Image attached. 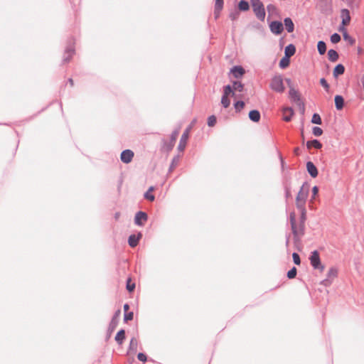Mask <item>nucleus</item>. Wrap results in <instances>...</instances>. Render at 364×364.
Returning <instances> with one entry per match:
<instances>
[{"instance_id":"obj_59","label":"nucleus","mask_w":364,"mask_h":364,"mask_svg":"<svg viewBox=\"0 0 364 364\" xmlns=\"http://www.w3.org/2000/svg\"><path fill=\"white\" fill-rule=\"evenodd\" d=\"M296 226H297V230H300V223L299 224L296 223Z\"/></svg>"},{"instance_id":"obj_3","label":"nucleus","mask_w":364,"mask_h":364,"mask_svg":"<svg viewBox=\"0 0 364 364\" xmlns=\"http://www.w3.org/2000/svg\"><path fill=\"white\" fill-rule=\"evenodd\" d=\"M270 88L277 92H283L285 90L282 76L280 75H274L270 82Z\"/></svg>"},{"instance_id":"obj_15","label":"nucleus","mask_w":364,"mask_h":364,"mask_svg":"<svg viewBox=\"0 0 364 364\" xmlns=\"http://www.w3.org/2000/svg\"><path fill=\"white\" fill-rule=\"evenodd\" d=\"M342 24L343 26L349 23L350 21V16L349 11L348 9H342L341 11Z\"/></svg>"},{"instance_id":"obj_26","label":"nucleus","mask_w":364,"mask_h":364,"mask_svg":"<svg viewBox=\"0 0 364 364\" xmlns=\"http://www.w3.org/2000/svg\"><path fill=\"white\" fill-rule=\"evenodd\" d=\"M345 72V68L342 64L337 65L333 70V76L337 77L338 75L343 74Z\"/></svg>"},{"instance_id":"obj_43","label":"nucleus","mask_w":364,"mask_h":364,"mask_svg":"<svg viewBox=\"0 0 364 364\" xmlns=\"http://www.w3.org/2000/svg\"><path fill=\"white\" fill-rule=\"evenodd\" d=\"M135 288V284L134 283H131V279H127V289L129 291H132Z\"/></svg>"},{"instance_id":"obj_21","label":"nucleus","mask_w":364,"mask_h":364,"mask_svg":"<svg viewBox=\"0 0 364 364\" xmlns=\"http://www.w3.org/2000/svg\"><path fill=\"white\" fill-rule=\"evenodd\" d=\"M296 52V48L293 44H289L285 48L284 54L286 57L290 58L294 55Z\"/></svg>"},{"instance_id":"obj_12","label":"nucleus","mask_w":364,"mask_h":364,"mask_svg":"<svg viewBox=\"0 0 364 364\" xmlns=\"http://www.w3.org/2000/svg\"><path fill=\"white\" fill-rule=\"evenodd\" d=\"M306 169L308 173L312 178H316L318 176V170L313 162L308 161L306 163Z\"/></svg>"},{"instance_id":"obj_7","label":"nucleus","mask_w":364,"mask_h":364,"mask_svg":"<svg viewBox=\"0 0 364 364\" xmlns=\"http://www.w3.org/2000/svg\"><path fill=\"white\" fill-rule=\"evenodd\" d=\"M338 271L336 268L331 267L327 274V278L322 282L325 286H328L331 284L332 280L337 277Z\"/></svg>"},{"instance_id":"obj_23","label":"nucleus","mask_w":364,"mask_h":364,"mask_svg":"<svg viewBox=\"0 0 364 364\" xmlns=\"http://www.w3.org/2000/svg\"><path fill=\"white\" fill-rule=\"evenodd\" d=\"M249 118L254 122H257L260 119V113L257 110H252L249 113Z\"/></svg>"},{"instance_id":"obj_54","label":"nucleus","mask_w":364,"mask_h":364,"mask_svg":"<svg viewBox=\"0 0 364 364\" xmlns=\"http://www.w3.org/2000/svg\"><path fill=\"white\" fill-rule=\"evenodd\" d=\"M129 304H125L124 305V311H125V312H126V311H127L129 310Z\"/></svg>"},{"instance_id":"obj_29","label":"nucleus","mask_w":364,"mask_h":364,"mask_svg":"<svg viewBox=\"0 0 364 364\" xmlns=\"http://www.w3.org/2000/svg\"><path fill=\"white\" fill-rule=\"evenodd\" d=\"M318 51L321 55H323L326 51V45L325 42L320 41L317 44Z\"/></svg>"},{"instance_id":"obj_8","label":"nucleus","mask_w":364,"mask_h":364,"mask_svg":"<svg viewBox=\"0 0 364 364\" xmlns=\"http://www.w3.org/2000/svg\"><path fill=\"white\" fill-rule=\"evenodd\" d=\"M148 216L147 214L142 211H139L136 213L134 217V223L136 225L142 226L144 223L147 220Z\"/></svg>"},{"instance_id":"obj_13","label":"nucleus","mask_w":364,"mask_h":364,"mask_svg":"<svg viewBox=\"0 0 364 364\" xmlns=\"http://www.w3.org/2000/svg\"><path fill=\"white\" fill-rule=\"evenodd\" d=\"M141 236H142V235L141 232H139V234L137 235H131L128 239L129 245L132 247H136L139 242V239L141 237Z\"/></svg>"},{"instance_id":"obj_35","label":"nucleus","mask_w":364,"mask_h":364,"mask_svg":"<svg viewBox=\"0 0 364 364\" xmlns=\"http://www.w3.org/2000/svg\"><path fill=\"white\" fill-rule=\"evenodd\" d=\"M311 122L313 124H321V119L318 114H314L311 118Z\"/></svg>"},{"instance_id":"obj_64","label":"nucleus","mask_w":364,"mask_h":364,"mask_svg":"<svg viewBox=\"0 0 364 364\" xmlns=\"http://www.w3.org/2000/svg\"><path fill=\"white\" fill-rule=\"evenodd\" d=\"M298 150H299V149H298V148H296V149H295V152H298Z\"/></svg>"},{"instance_id":"obj_16","label":"nucleus","mask_w":364,"mask_h":364,"mask_svg":"<svg viewBox=\"0 0 364 364\" xmlns=\"http://www.w3.org/2000/svg\"><path fill=\"white\" fill-rule=\"evenodd\" d=\"M284 114V120L286 122H289L291 119V117L294 114V111L291 107H286L283 109Z\"/></svg>"},{"instance_id":"obj_11","label":"nucleus","mask_w":364,"mask_h":364,"mask_svg":"<svg viewBox=\"0 0 364 364\" xmlns=\"http://www.w3.org/2000/svg\"><path fill=\"white\" fill-rule=\"evenodd\" d=\"M269 28L273 33L277 35L280 34L284 29L283 24L282 23V22L277 21H272L269 25Z\"/></svg>"},{"instance_id":"obj_42","label":"nucleus","mask_w":364,"mask_h":364,"mask_svg":"<svg viewBox=\"0 0 364 364\" xmlns=\"http://www.w3.org/2000/svg\"><path fill=\"white\" fill-rule=\"evenodd\" d=\"M292 257H293V260H294V262L296 264V265H299L300 263H301V259H300V257H299V255L296 253V252H294L292 254Z\"/></svg>"},{"instance_id":"obj_33","label":"nucleus","mask_w":364,"mask_h":364,"mask_svg":"<svg viewBox=\"0 0 364 364\" xmlns=\"http://www.w3.org/2000/svg\"><path fill=\"white\" fill-rule=\"evenodd\" d=\"M289 65V58L284 56L283 57L279 62V67L281 68H286Z\"/></svg>"},{"instance_id":"obj_51","label":"nucleus","mask_w":364,"mask_h":364,"mask_svg":"<svg viewBox=\"0 0 364 364\" xmlns=\"http://www.w3.org/2000/svg\"><path fill=\"white\" fill-rule=\"evenodd\" d=\"M174 144L175 143L170 141V143L167 144V150L168 151L171 150L173 149V147L174 146Z\"/></svg>"},{"instance_id":"obj_62","label":"nucleus","mask_w":364,"mask_h":364,"mask_svg":"<svg viewBox=\"0 0 364 364\" xmlns=\"http://www.w3.org/2000/svg\"><path fill=\"white\" fill-rule=\"evenodd\" d=\"M280 159H281L282 165L283 166L284 161H283V159H282V156H280Z\"/></svg>"},{"instance_id":"obj_49","label":"nucleus","mask_w":364,"mask_h":364,"mask_svg":"<svg viewBox=\"0 0 364 364\" xmlns=\"http://www.w3.org/2000/svg\"><path fill=\"white\" fill-rule=\"evenodd\" d=\"M238 16H239V12L235 11L234 12H232L230 14V18L234 21V20H236L237 18H238Z\"/></svg>"},{"instance_id":"obj_14","label":"nucleus","mask_w":364,"mask_h":364,"mask_svg":"<svg viewBox=\"0 0 364 364\" xmlns=\"http://www.w3.org/2000/svg\"><path fill=\"white\" fill-rule=\"evenodd\" d=\"M121 314L120 309H118L114 314L112 321L109 323V328L112 331L115 328L118 323V318L119 317Z\"/></svg>"},{"instance_id":"obj_32","label":"nucleus","mask_w":364,"mask_h":364,"mask_svg":"<svg viewBox=\"0 0 364 364\" xmlns=\"http://www.w3.org/2000/svg\"><path fill=\"white\" fill-rule=\"evenodd\" d=\"M137 340L135 338H132L129 343V350L136 352L137 350Z\"/></svg>"},{"instance_id":"obj_19","label":"nucleus","mask_w":364,"mask_h":364,"mask_svg":"<svg viewBox=\"0 0 364 364\" xmlns=\"http://www.w3.org/2000/svg\"><path fill=\"white\" fill-rule=\"evenodd\" d=\"M301 211V217H300V230L302 228L303 230H305V221L306 219V209L305 207L303 208H298Z\"/></svg>"},{"instance_id":"obj_40","label":"nucleus","mask_w":364,"mask_h":364,"mask_svg":"<svg viewBox=\"0 0 364 364\" xmlns=\"http://www.w3.org/2000/svg\"><path fill=\"white\" fill-rule=\"evenodd\" d=\"M245 106V102L243 101H237L235 104V108L236 111L240 112Z\"/></svg>"},{"instance_id":"obj_41","label":"nucleus","mask_w":364,"mask_h":364,"mask_svg":"<svg viewBox=\"0 0 364 364\" xmlns=\"http://www.w3.org/2000/svg\"><path fill=\"white\" fill-rule=\"evenodd\" d=\"M216 123V117L214 115L210 116L208 119V124L209 127H213Z\"/></svg>"},{"instance_id":"obj_61","label":"nucleus","mask_w":364,"mask_h":364,"mask_svg":"<svg viewBox=\"0 0 364 364\" xmlns=\"http://www.w3.org/2000/svg\"><path fill=\"white\" fill-rule=\"evenodd\" d=\"M290 196V192L289 191H287V197H289Z\"/></svg>"},{"instance_id":"obj_2","label":"nucleus","mask_w":364,"mask_h":364,"mask_svg":"<svg viewBox=\"0 0 364 364\" xmlns=\"http://www.w3.org/2000/svg\"><path fill=\"white\" fill-rule=\"evenodd\" d=\"M309 193V186L306 183L303 184L298 193L296 198V204L297 208H303L305 207L306 200Z\"/></svg>"},{"instance_id":"obj_36","label":"nucleus","mask_w":364,"mask_h":364,"mask_svg":"<svg viewBox=\"0 0 364 364\" xmlns=\"http://www.w3.org/2000/svg\"><path fill=\"white\" fill-rule=\"evenodd\" d=\"M221 104L225 108L228 107L230 105V101L228 99V97L223 95L221 98Z\"/></svg>"},{"instance_id":"obj_50","label":"nucleus","mask_w":364,"mask_h":364,"mask_svg":"<svg viewBox=\"0 0 364 364\" xmlns=\"http://www.w3.org/2000/svg\"><path fill=\"white\" fill-rule=\"evenodd\" d=\"M137 358L140 360V361H142V362H145L146 360V355H144V353H139L138 355H137Z\"/></svg>"},{"instance_id":"obj_60","label":"nucleus","mask_w":364,"mask_h":364,"mask_svg":"<svg viewBox=\"0 0 364 364\" xmlns=\"http://www.w3.org/2000/svg\"><path fill=\"white\" fill-rule=\"evenodd\" d=\"M286 81H287V82L289 85H290V83H291V80H290V79H286Z\"/></svg>"},{"instance_id":"obj_24","label":"nucleus","mask_w":364,"mask_h":364,"mask_svg":"<svg viewBox=\"0 0 364 364\" xmlns=\"http://www.w3.org/2000/svg\"><path fill=\"white\" fill-rule=\"evenodd\" d=\"M223 7V0H215V17L218 18L220 11Z\"/></svg>"},{"instance_id":"obj_10","label":"nucleus","mask_w":364,"mask_h":364,"mask_svg":"<svg viewBox=\"0 0 364 364\" xmlns=\"http://www.w3.org/2000/svg\"><path fill=\"white\" fill-rule=\"evenodd\" d=\"M191 129V126H190L189 127H188L186 129V131L183 132V134H182V136L181 137L180 142H179V144L178 146V149L180 151H183L186 147V141L188 140V134H189Z\"/></svg>"},{"instance_id":"obj_31","label":"nucleus","mask_w":364,"mask_h":364,"mask_svg":"<svg viewBox=\"0 0 364 364\" xmlns=\"http://www.w3.org/2000/svg\"><path fill=\"white\" fill-rule=\"evenodd\" d=\"M230 94L234 95L233 88L230 85H228L224 87L223 95L228 97Z\"/></svg>"},{"instance_id":"obj_4","label":"nucleus","mask_w":364,"mask_h":364,"mask_svg":"<svg viewBox=\"0 0 364 364\" xmlns=\"http://www.w3.org/2000/svg\"><path fill=\"white\" fill-rule=\"evenodd\" d=\"M253 11L258 19L264 21L265 18V11L262 3L259 0H252Z\"/></svg>"},{"instance_id":"obj_55","label":"nucleus","mask_w":364,"mask_h":364,"mask_svg":"<svg viewBox=\"0 0 364 364\" xmlns=\"http://www.w3.org/2000/svg\"><path fill=\"white\" fill-rule=\"evenodd\" d=\"M68 82H69V83L70 84L71 86H73V80L71 78H70L68 80Z\"/></svg>"},{"instance_id":"obj_63","label":"nucleus","mask_w":364,"mask_h":364,"mask_svg":"<svg viewBox=\"0 0 364 364\" xmlns=\"http://www.w3.org/2000/svg\"><path fill=\"white\" fill-rule=\"evenodd\" d=\"M343 29H344V28H339V31H342V30H343Z\"/></svg>"},{"instance_id":"obj_48","label":"nucleus","mask_w":364,"mask_h":364,"mask_svg":"<svg viewBox=\"0 0 364 364\" xmlns=\"http://www.w3.org/2000/svg\"><path fill=\"white\" fill-rule=\"evenodd\" d=\"M178 135V130H176L174 132H173V133L171 134V141L173 142V143H175L176 139H177V136Z\"/></svg>"},{"instance_id":"obj_45","label":"nucleus","mask_w":364,"mask_h":364,"mask_svg":"<svg viewBox=\"0 0 364 364\" xmlns=\"http://www.w3.org/2000/svg\"><path fill=\"white\" fill-rule=\"evenodd\" d=\"M320 83L326 89V91L328 90L329 85H328V83L327 82V81L326 80L325 78H321L320 80Z\"/></svg>"},{"instance_id":"obj_39","label":"nucleus","mask_w":364,"mask_h":364,"mask_svg":"<svg viewBox=\"0 0 364 364\" xmlns=\"http://www.w3.org/2000/svg\"><path fill=\"white\" fill-rule=\"evenodd\" d=\"M313 134L316 136H319L323 134V130L318 127H314L312 129Z\"/></svg>"},{"instance_id":"obj_6","label":"nucleus","mask_w":364,"mask_h":364,"mask_svg":"<svg viewBox=\"0 0 364 364\" xmlns=\"http://www.w3.org/2000/svg\"><path fill=\"white\" fill-rule=\"evenodd\" d=\"M291 100L297 104L299 107L304 110V104L301 102L299 93L294 88L291 87L289 92Z\"/></svg>"},{"instance_id":"obj_56","label":"nucleus","mask_w":364,"mask_h":364,"mask_svg":"<svg viewBox=\"0 0 364 364\" xmlns=\"http://www.w3.org/2000/svg\"><path fill=\"white\" fill-rule=\"evenodd\" d=\"M154 187H153V186H151V187H149V190H148L147 191H149V193H151V191H154Z\"/></svg>"},{"instance_id":"obj_17","label":"nucleus","mask_w":364,"mask_h":364,"mask_svg":"<svg viewBox=\"0 0 364 364\" xmlns=\"http://www.w3.org/2000/svg\"><path fill=\"white\" fill-rule=\"evenodd\" d=\"M231 72L234 77L236 78L240 77L245 73L244 69L240 66L233 67L231 70Z\"/></svg>"},{"instance_id":"obj_30","label":"nucleus","mask_w":364,"mask_h":364,"mask_svg":"<svg viewBox=\"0 0 364 364\" xmlns=\"http://www.w3.org/2000/svg\"><path fill=\"white\" fill-rule=\"evenodd\" d=\"M249 3L245 0H241L238 4V9L240 11H246L249 9Z\"/></svg>"},{"instance_id":"obj_57","label":"nucleus","mask_w":364,"mask_h":364,"mask_svg":"<svg viewBox=\"0 0 364 364\" xmlns=\"http://www.w3.org/2000/svg\"><path fill=\"white\" fill-rule=\"evenodd\" d=\"M289 237H288L287 238V241H286V245L288 246L289 245Z\"/></svg>"},{"instance_id":"obj_53","label":"nucleus","mask_w":364,"mask_h":364,"mask_svg":"<svg viewBox=\"0 0 364 364\" xmlns=\"http://www.w3.org/2000/svg\"><path fill=\"white\" fill-rule=\"evenodd\" d=\"M176 165V164L175 163V159H173L170 166L169 171H171L175 168Z\"/></svg>"},{"instance_id":"obj_20","label":"nucleus","mask_w":364,"mask_h":364,"mask_svg":"<svg viewBox=\"0 0 364 364\" xmlns=\"http://www.w3.org/2000/svg\"><path fill=\"white\" fill-rule=\"evenodd\" d=\"M334 100L336 109L338 110L342 109L344 106L343 97L341 95H336Z\"/></svg>"},{"instance_id":"obj_46","label":"nucleus","mask_w":364,"mask_h":364,"mask_svg":"<svg viewBox=\"0 0 364 364\" xmlns=\"http://www.w3.org/2000/svg\"><path fill=\"white\" fill-rule=\"evenodd\" d=\"M144 198L150 201H153L155 199V197L153 194H151V193H149V191H146L145 193H144Z\"/></svg>"},{"instance_id":"obj_58","label":"nucleus","mask_w":364,"mask_h":364,"mask_svg":"<svg viewBox=\"0 0 364 364\" xmlns=\"http://www.w3.org/2000/svg\"><path fill=\"white\" fill-rule=\"evenodd\" d=\"M114 217L117 219L119 217V213H116Z\"/></svg>"},{"instance_id":"obj_47","label":"nucleus","mask_w":364,"mask_h":364,"mask_svg":"<svg viewBox=\"0 0 364 364\" xmlns=\"http://www.w3.org/2000/svg\"><path fill=\"white\" fill-rule=\"evenodd\" d=\"M267 11L269 13V14H274L275 11H276V6L273 4H269L267 6Z\"/></svg>"},{"instance_id":"obj_52","label":"nucleus","mask_w":364,"mask_h":364,"mask_svg":"<svg viewBox=\"0 0 364 364\" xmlns=\"http://www.w3.org/2000/svg\"><path fill=\"white\" fill-rule=\"evenodd\" d=\"M318 187H317V186H314V187H313V188H312V193H313V195H314V196H316V195L318 193Z\"/></svg>"},{"instance_id":"obj_44","label":"nucleus","mask_w":364,"mask_h":364,"mask_svg":"<svg viewBox=\"0 0 364 364\" xmlns=\"http://www.w3.org/2000/svg\"><path fill=\"white\" fill-rule=\"evenodd\" d=\"M134 314L133 312H129L124 314V320L125 322L131 321L133 319Z\"/></svg>"},{"instance_id":"obj_5","label":"nucleus","mask_w":364,"mask_h":364,"mask_svg":"<svg viewBox=\"0 0 364 364\" xmlns=\"http://www.w3.org/2000/svg\"><path fill=\"white\" fill-rule=\"evenodd\" d=\"M309 260H310V263L314 269H319L321 272L323 271L324 266L322 265L321 263L319 254L317 250H314L311 253V255L309 257Z\"/></svg>"},{"instance_id":"obj_22","label":"nucleus","mask_w":364,"mask_h":364,"mask_svg":"<svg viewBox=\"0 0 364 364\" xmlns=\"http://www.w3.org/2000/svg\"><path fill=\"white\" fill-rule=\"evenodd\" d=\"M306 146L309 149H310L312 147H314L315 149H320L322 147V144L317 139H314L311 141H308L306 142Z\"/></svg>"},{"instance_id":"obj_27","label":"nucleus","mask_w":364,"mask_h":364,"mask_svg":"<svg viewBox=\"0 0 364 364\" xmlns=\"http://www.w3.org/2000/svg\"><path fill=\"white\" fill-rule=\"evenodd\" d=\"M338 54L335 50L331 49L328 50V58L330 61L336 62L338 60Z\"/></svg>"},{"instance_id":"obj_37","label":"nucleus","mask_w":364,"mask_h":364,"mask_svg":"<svg viewBox=\"0 0 364 364\" xmlns=\"http://www.w3.org/2000/svg\"><path fill=\"white\" fill-rule=\"evenodd\" d=\"M296 268L295 267H293L288 272H287V277L289 279H294L296 275Z\"/></svg>"},{"instance_id":"obj_9","label":"nucleus","mask_w":364,"mask_h":364,"mask_svg":"<svg viewBox=\"0 0 364 364\" xmlns=\"http://www.w3.org/2000/svg\"><path fill=\"white\" fill-rule=\"evenodd\" d=\"M134 157V152L130 149L124 150L121 153L120 159L123 163L129 164Z\"/></svg>"},{"instance_id":"obj_34","label":"nucleus","mask_w":364,"mask_h":364,"mask_svg":"<svg viewBox=\"0 0 364 364\" xmlns=\"http://www.w3.org/2000/svg\"><path fill=\"white\" fill-rule=\"evenodd\" d=\"M244 85L240 82H233L232 88L235 91L242 92L243 90Z\"/></svg>"},{"instance_id":"obj_28","label":"nucleus","mask_w":364,"mask_h":364,"mask_svg":"<svg viewBox=\"0 0 364 364\" xmlns=\"http://www.w3.org/2000/svg\"><path fill=\"white\" fill-rule=\"evenodd\" d=\"M125 338V331L124 330L122 329L120 330L115 336V341L121 344Z\"/></svg>"},{"instance_id":"obj_38","label":"nucleus","mask_w":364,"mask_h":364,"mask_svg":"<svg viewBox=\"0 0 364 364\" xmlns=\"http://www.w3.org/2000/svg\"><path fill=\"white\" fill-rule=\"evenodd\" d=\"M341 41V36L336 33H333L331 36V41L333 43H337Z\"/></svg>"},{"instance_id":"obj_18","label":"nucleus","mask_w":364,"mask_h":364,"mask_svg":"<svg viewBox=\"0 0 364 364\" xmlns=\"http://www.w3.org/2000/svg\"><path fill=\"white\" fill-rule=\"evenodd\" d=\"M284 24L287 32L291 33L294 31V25L292 20L290 18H285L284 20Z\"/></svg>"},{"instance_id":"obj_1","label":"nucleus","mask_w":364,"mask_h":364,"mask_svg":"<svg viewBox=\"0 0 364 364\" xmlns=\"http://www.w3.org/2000/svg\"><path fill=\"white\" fill-rule=\"evenodd\" d=\"M290 223L293 233L294 245L295 249L299 251L302 247L301 237L304 235V230H303L302 228L300 230H297L294 213L290 214Z\"/></svg>"},{"instance_id":"obj_25","label":"nucleus","mask_w":364,"mask_h":364,"mask_svg":"<svg viewBox=\"0 0 364 364\" xmlns=\"http://www.w3.org/2000/svg\"><path fill=\"white\" fill-rule=\"evenodd\" d=\"M73 53H74V48L72 46L68 47L65 52L63 61L65 63L68 62Z\"/></svg>"}]
</instances>
